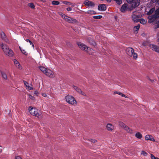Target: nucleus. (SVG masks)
<instances>
[{
  "mask_svg": "<svg viewBox=\"0 0 159 159\" xmlns=\"http://www.w3.org/2000/svg\"><path fill=\"white\" fill-rule=\"evenodd\" d=\"M0 46L6 55L10 57L13 56L14 53L12 50L10 49L6 44L2 43L0 44Z\"/></svg>",
  "mask_w": 159,
  "mask_h": 159,
  "instance_id": "f257e3e1",
  "label": "nucleus"
},
{
  "mask_svg": "<svg viewBox=\"0 0 159 159\" xmlns=\"http://www.w3.org/2000/svg\"><path fill=\"white\" fill-rule=\"evenodd\" d=\"M28 110L30 113L32 115L37 116L39 119L42 118V115L41 111L37 108L30 107Z\"/></svg>",
  "mask_w": 159,
  "mask_h": 159,
  "instance_id": "f03ea898",
  "label": "nucleus"
},
{
  "mask_svg": "<svg viewBox=\"0 0 159 159\" xmlns=\"http://www.w3.org/2000/svg\"><path fill=\"white\" fill-rule=\"evenodd\" d=\"M77 44L81 49L87 51V53L89 54H93V49L90 48L88 47L86 45L81 42H77Z\"/></svg>",
  "mask_w": 159,
  "mask_h": 159,
  "instance_id": "7ed1b4c3",
  "label": "nucleus"
},
{
  "mask_svg": "<svg viewBox=\"0 0 159 159\" xmlns=\"http://www.w3.org/2000/svg\"><path fill=\"white\" fill-rule=\"evenodd\" d=\"M126 53L130 57H133V58L136 59L137 58V54L134 52V49L131 48H128L126 49Z\"/></svg>",
  "mask_w": 159,
  "mask_h": 159,
  "instance_id": "20e7f679",
  "label": "nucleus"
},
{
  "mask_svg": "<svg viewBox=\"0 0 159 159\" xmlns=\"http://www.w3.org/2000/svg\"><path fill=\"white\" fill-rule=\"evenodd\" d=\"M65 99L66 102L71 105H76V101L75 98L71 95H68L66 96Z\"/></svg>",
  "mask_w": 159,
  "mask_h": 159,
  "instance_id": "39448f33",
  "label": "nucleus"
},
{
  "mask_svg": "<svg viewBox=\"0 0 159 159\" xmlns=\"http://www.w3.org/2000/svg\"><path fill=\"white\" fill-rule=\"evenodd\" d=\"M62 17L66 21L71 23H76L77 22V20L75 19H73L65 14L61 15Z\"/></svg>",
  "mask_w": 159,
  "mask_h": 159,
  "instance_id": "423d86ee",
  "label": "nucleus"
},
{
  "mask_svg": "<svg viewBox=\"0 0 159 159\" xmlns=\"http://www.w3.org/2000/svg\"><path fill=\"white\" fill-rule=\"evenodd\" d=\"M119 125L121 127L124 128L125 129L128 133L130 134H133V130L129 127L126 126L124 123L122 122H120L119 123Z\"/></svg>",
  "mask_w": 159,
  "mask_h": 159,
  "instance_id": "0eeeda50",
  "label": "nucleus"
},
{
  "mask_svg": "<svg viewBox=\"0 0 159 159\" xmlns=\"http://www.w3.org/2000/svg\"><path fill=\"white\" fill-rule=\"evenodd\" d=\"M127 2L130 4L133 7H137L139 4V0H126Z\"/></svg>",
  "mask_w": 159,
  "mask_h": 159,
  "instance_id": "6e6552de",
  "label": "nucleus"
},
{
  "mask_svg": "<svg viewBox=\"0 0 159 159\" xmlns=\"http://www.w3.org/2000/svg\"><path fill=\"white\" fill-rule=\"evenodd\" d=\"M50 78H54L55 77L53 72L51 70L47 69L44 74Z\"/></svg>",
  "mask_w": 159,
  "mask_h": 159,
  "instance_id": "1a4fd4ad",
  "label": "nucleus"
},
{
  "mask_svg": "<svg viewBox=\"0 0 159 159\" xmlns=\"http://www.w3.org/2000/svg\"><path fill=\"white\" fill-rule=\"evenodd\" d=\"M148 22L149 23L153 22L157 19L154 15H149L148 16Z\"/></svg>",
  "mask_w": 159,
  "mask_h": 159,
  "instance_id": "9d476101",
  "label": "nucleus"
},
{
  "mask_svg": "<svg viewBox=\"0 0 159 159\" xmlns=\"http://www.w3.org/2000/svg\"><path fill=\"white\" fill-rule=\"evenodd\" d=\"M1 37L2 39L3 40L7 43H9V40L6 37L5 34L3 32H1Z\"/></svg>",
  "mask_w": 159,
  "mask_h": 159,
  "instance_id": "9b49d317",
  "label": "nucleus"
},
{
  "mask_svg": "<svg viewBox=\"0 0 159 159\" xmlns=\"http://www.w3.org/2000/svg\"><path fill=\"white\" fill-rule=\"evenodd\" d=\"M150 47L152 49V50L159 53V47L154 44L150 45Z\"/></svg>",
  "mask_w": 159,
  "mask_h": 159,
  "instance_id": "f8f14e48",
  "label": "nucleus"
},
{
  "mask_svg": "<svg viewBox=\"0 0 159 159\" xmlns=\"http://www.w3.org/2000/svg\"><path fill=\"white\" fill-rule=\"evenodd\" d=\"M107 9L105 4L99 5L98 7V9L99 11H105Z\"/></svg>",
  "mask_w": 159,
  "mask_h": 159,
  "instance_id": "ddd939ff",
  "label": "nucleus"
},
{
  "mask_svg": "<svg viewBox=\"0 0 159 159\" xmlns=\"http://www.w3.org/2000/svg\"><path fill=\"white\" fill-rule=\"evenodd\" d=\"M145 140H150L153 142H154L155 141L153 137H152V136L149 134L146 135L145 137Z\"/></svg>",
  "mask_w": 159,
  "mask_h": 159,
  "instance_id": "4468645a",
  "label": "nucleus"
},
{
  "mask_svg": "<svg viewBox=\"0 0 159 159\" xmlns=\"http://www.w3.org/2000/svg\"><path fill=\"white\" fill-rule=\"evenodd\" d=\"M84 4L88 6L93 7L94 6V4L93 2L88 0L85 1L84 2Z\"/></svg>",
  "mask_w": 159,
  "mask_h": 159,
  "instance_id": "2eb2a0df",
  "label": "nucleus"
},
{
  "mask_svg": "<svg viewBox=\"0 0 159 159\" xmlns=\"http://www.w3.org/2000/svg\"><path fill=\"white\" fill-rule=\"evenodd\" d=\"M74 89L78 93H80L81 94L83 95H85V93L83 92L80 89L78 88L76 86H73Z\"/></svg>",
  "mask_w": 159,
  "mask_h": 159,
  "instance_id": "dca6fc26",
  "label": "nucleus"
},
{
  "mask_svg": "<svg viewBox=\"0 0 159 159\" xmlns=\"http://www.w3.org/2000/svg\"><path fill=\"white\" fill-rule=\"evenodd\" d=\"M131 17L132 20L135 22H138L139 21V19H138L139 17L136 15L133 14L132 15Z\"/></svg>",
  "mask_w": 159,
  "mask_h": 159,
  "instance_id": "f3484780",
  "label": "nucleus"
},
{
  "mask_svg": "<svg viewBox=\"0 0 159 159\" xmlns=\"http://www.w3.org/2000/svg\"><path fill=\"white\" fill-rule=\"evenodd\" d=\"M107 128L109 131H112L114 129V126L111 124H108L107 125Z\"/></svg>",
  "mask_w": 159,
  "mask_h": 159,
  "instance_id": "a211bd4d",
  "label": "nucleus"
},
{
  "mask_svg": "<svg viewBox=\"0 0 159 159\" xmlns=\"http://www.w3.org/2000/svg\"><path fill=\"white\" fill-rule=\"evenodd\" d=\"M23 82L24 83V84L25 85L26 89L28 90H32L33 89V87H30L29 86V84L27 82L25 81L24 80Z\"/></svg>",
  "mask_w": 159,
  "mask_h": 159,
  "instance_id": "6ab92c4d",
  "label": "nucleus"
},
{
  "mask_svg": "<svg viewBox=\"0 0 159 159\" xmlns=\"http://www.w3.org/2000/svg\"><path fill=\"white\" fill-rule=\"evenodd\" d=\"M14 62L16 67L19 69H21V68L20 67L21 66H20V65L17 61L16 59H14Z\"/></svg>",
  "mask_w": 159,
  "mask_h": 159,
  "instance_id": "aec40b11",
  "label": "nucleus"
},
{
  "mask_svg": "<svg viewBox=\"0 0 159 159\" xmlns=\"http://www.w3.org/2000/svg\"><path fill=\"white\" fill-rule=\"evenodd\" d=\"M127 5L126 4L123 5L121 7L120 11L123 12L125 11L127 9Z\"/></svg>",
  "mask_w": 159,
  "mask_h": 159,
  "instance_id": "412c9836",
  "label": "nucleus"
},
{
  "mask_svg": "<svg viewBox=\"0 0 159 159\" xmlns=\"http://www.w3.org/2000/svg\"><path fill=\"white\" fill-rule=\"evenodd\" d=\"M154 15L156 18L159 17V8L155 11Z\"/></svg>",
  "mask_w": 159,
  "mask_h": 159,
  "instance_id": "4be33fe9",
  "label": "nucleus"
},
{
  "mask_svg": "<svg viewBox=\"0 0 159 159\" xmlns=\"http://www.w3.org/2000/svg\"><path fill=\"white\" fill-rule=\"evenodd\" d=\"M39 68L44 74H45V71L47 69V68L42 66H39Z\"/></svg>",
  "mask_w": 159,
  "mask_h": 159,
  "instance_id": "5701e85b",
  "label": "nucleus"
},
{
  "mask_svg": "<svg viewBox=\"0 0 159 159\" xmlns=\"http://www.w3.org/2000/svg\"><path fill=\"white\" fill-rule=\"evenodd\" d=\"M135 136L138 139H141L142 138V136L139 132H137L135 134Z\"/></svg>",
  "mask_w": 159,
  "mask_h": 159,
  "instance_id": "b1692460",
  "label": "nucleus"
},
{
  "mask_svg": "<svg viewBox=\"0 0 159 159\" xmlns=\"http://www.w3.org/2000/svg\"><path fill=\"white\" fill-rule=\"evenodd\" d=\"M154 11L155 8H152L150 9L148 12H147V14L150 15Z\"/></svg>",
  "mask_w": 159,
  "mask_h": 159,
  "instance_id": "393cba45",
  "label": "nucleus"
},
{
  "mask_svg": "<svg viewBox=\"0 0 159 159\" xmlns=\"http://www.w3.org/2000/svg\"><path fill=\"white\" fill-rule=\"evenodd\" d=\"M19 48L21 52L25 55L27 56L28 55V53L25 51V50L22 49L20 46H19Z\"/></svg>",
  "mask_w": 159,
  "mask_h": 159,
  "instance_id": "a878e982",
  "label": "nucleus"
},
{
  "mask_svg": "<svg viewBox=\"0 0 159 159\" xmlns=\"http://www.w3.org/2000/svg\"><path fill=\"white\" fill-rule=\"evenodd\" d=\"M140 26V25L139 24L138 25L135 26L134 27V31H136L137 33H138V31L139 29Z\"/></svg>",
  "mask_w": 159,
  "mask_h": 159,
  "instance_id": "bb28decb",
  "label": "nucleus"
},
{
  "mask_svg": "<svg viewBox=\"0 0 159 159\" xmlns=\"http://www.w3.org/2000/svg\"><path fill=\"white\" fill-rule=\"evenodd\" d=\"M140 23L142 24H144L146 23V21L143 18L141 19H139V21Z\"/></svg>",
  "mask_w": 159,
  "mask_h": 159,
  "instance_id": "cd10ccee",
  "label": "nucleus"
},
{
  "mask_svg": "<svg viewBox=\"0 0 159 159\" xmlns=\"http://www.w3.org/2000/svg\"><path fill=\"white\" fill-rule=\"evenodd\" d=\"M1 74L2 77L5 79L6 80L7 79V77L6 74L4 72H2Z\"/></svg>",
  "mask_w": 159,
  "mask_h": 159,
  "instance_id": "c85d7f7f",
  "label": "nucleus"
},
{
  "mask_svg": "<svg viewBox=\"0 0 159 159\" xmlns=\"http://www.w3.org/2000/svg\"><path fill=\"white\" fill-rule=\"evenodd\" d=\"M60 3L58 1H54L52 2V4L53 5H57L59 4Z\"/></svg>",
  "mask_w": 159,
  "mask_h": 159,
  "instance_id": "c756f323",
  "label": "nucleus"
},
{
  "mask_svg": "<svg viewBox=\"0 0 159 159\" xmlns=\"http://www.w3.org/2000/svg\"><path fill=\"white\" fill-rule=\"evenodd\" d=\"M102 16L101 15L95 16H93V18L95 19H100L101 18Z\"/></svg>",
  "mask_w": 159,
  "mask_h": 159,
  "instance_id": "7c9ffc66",
  "label": "nucleus"
},
{
  "mask_svg": "<svg viewBox=\"0 0 159 159\" xmlns=\"http://www.w3.org/2000/svg\"><path fill=\"white\" fill-rule=\"evenodd\" d=\"M141 154L143 155L144 156H147L148 154L146 152L144 151H142L141 152Z\"/></svg>",
  "mask_w": 159,
  "mask_h": 159,
  "instance_id": "2f4dec72",
  "label": "nucleus"
},
{
  "mask_svg": "<svg viewBox=\"0 0 159 159\" xmlns=\"http://www.w3.org/2000/svg\"><path fill=\"white\" fill-rule=\"evenodd\" d=\"M29 7L32 8H34V4L32 3H30L28 4Z\"/></svg>",
  "mask_w": 159,
  "mask_h": 159,
  "instance_id": "473e14b6",
  "label": "nucleus"
},
{
  "mask_svg": "<svg viewBox=\"0 0 159 159\" xmlns=\"http://www.w3.org/2000/svg\"><path fill=\"white\" fill-rule=\"evenodd\" d=\"M119 5H120L122 3L121 0H114Z\"/></svg>",
  "mask_w": 159,
  "mask_h": 159,
  "instance_id": "72a5a7b5",
  "label": "nucleus"
},
{
  "mask_svg": "<svg viewBox=\"0 0 159 159\" xmlns=\"http://www.w3.org/2000/svg\"><path fill=\"white\" fill-rule=\"evenodd\" d=\"M28 96L29 97V98L31 100H34L35 99L34 97L30 94H28Z\"/></svg>",
  "mask_w": 159,
  "mask_h": 159,
  "instance_id": "f704fd0d",
  "label": "nucleus"
},
{
  "mask_svg": "<svg viewBox=\"0 0 159 159\" xmlns=\"http://www.w3.org/2000/svg\"><path fill=\"white\" fill-rule=\"evenodd\" d=\"M151 157L152 159H159L158 158L154 157L152 154H151Z\"/></svg>",
  "mask_w": 159,
  "mask_h": 159,
  "instance_id": "c9c22d12",
  "label": "nucleus"
},
{
  "mask_svg": "<svg viewBox=\"0 0 159 159\" xmlns=\"http://www.w3.org/2000/svg\"><path fill=\"white\" fill-rule=\"evenodd\" d=\"M89 43L91 44H93V45H95V42L93 40H92L90 41H89Z\"/></svg>",
  "mask_w": 159,
  "mask_h": 159,
  "instance_id": "e433bc0d",
  "label": "nucleus"
},
{
  "mask_svg": "<svg viewBox=\"0 0 159 159\" xmlns=\"http://www.w3.org/2000/svg\"><path fill=\"white\" fill-rule=\"evenodd\" d=\"M66 10L68 11H70L72 10V8L70 7H68L66 8Z\"/></svg>",
  "mask_w": 159,
  "mask_h": 159,
  "instance_id": "4c0bfd02",
  "label": "nucleus"
},
{
  "mask_svg": "<svg viewBox=\"0 0 159 159\" xmlns=\"http://www.w3.org/2000/svg\"><path fill=\"white\" fill-rule=\"evenodd\" d=\"M34 94L36 95L37 96L39 94L38 92L37 91H35L34 93Z\"/></svg>",
  "mask_w": 159,
  "mask_h": 159,
  "instance_id": "58836bf2",
  "label": "nucleus"
},
{
  "mask_svg": "<svg viewBox=\"0 0 159 159\" xmlns=\"http://www.w3.org/2000/svg\"><path fill=\"white\" fill-rule=\"evenodd\" d=\"M116 93L118 94L119 95H120L121 97L124 94L120 93V92H117Z\"/></svg>",
  "mask_w": 159,
  "mask_h": 159,
  "instance_id": "ea45409f",
  "label": "nucleus"
},
{
  "mask_svg": "<svg viewBox=\"0 0 159 159\" xmlns=\"http://www.w3.org/2000/svg\"><path fill=\"white\" fill-rule=\"evenodd\" d=\"M94 11H93L89 10L88 11V12L89 14H92L93 12H94Z\"/></svg>",
  "mask_w": 159,
  "mask_h": 159,
  "instance_id": "a19ab883",
  "label": "nucleus"
},
{
  "mask_svg": "<svg viewBox=\"0 0 159 159\" xmlns=\"http://www.w3.org/2000/svg\"><path fill=\"white\" fill-rule=\"evenodd\" d=\"M25 41L27 42H29L30 44L32 43L31 41L29 39H26Z\"/></svg>",
  "mask_w": 159,
  "mask_h": 159,
  "instance_id": "79ce46f5",
  "label": "nucleus"
},
{
  "mask_svg": "<svg viewBox=\"0 0 159 159\" xmlns=\"http://www.w3.org/2000/svg\"><path fill=\"white\" fill-rule=\"evenodd\" d=\"M15 159H22L21 157L19 156H17L16 157Z\"/></svg>",
  "mask_w": 159,
  "mask_h": 159,
  "instance_id": "37998d69",
  "label": "nucleus"
},
{
  "mask_svg": "<svg viewBox=\"0 0 159 159\" xmlns=\"http://www.w3.org/2000/svg\"><path fill=\"white\" fill-rule=\"evenodd\" d=\"M42 95L44 97H46L47 96V94L45 93H42Z\"/></svg>",
  "mask_w": 159,
  "mask_h": 159,
  "instance_id": "c03bdc74",
  "label": "nucleus"
},
{
  "mask_svg": "<svg viewBox=\"0 0 159 159\" xmlns=\"http://www.w3.org/2000/svg\"><path fill=\"white\" fill-rule=\"evenodd\" d=\"M91 141L93 143H94L97 141L96 140H95L93 139H91Z\"/></svg>",
  "mask_w": 159,
  "mask_h": 159,
  "instance_id": "a18cd8bd",
  "label": "nucleus"
},
{
  "mask_svg": "<svg viewBox=\"0 0 159 159\" xmlns=\"http://www.w3.org/2000/svg\"><path fill=\"white\" fill-rule=\"evenodd\" d=\"M30 44L31 45L32 47H33V48H34V44L33 43H32V42L31 43H30Z\"/></svg>",
  "mask_w": 159,
  "mask_h": 159,
  "instance_id": "49530a36",
  "label": "nucleus"
},
{
  "mask_svg": "<svg viewBox=\"0 0 159 159\" xmlns=\"http://www.w3.org/2000/svg\"><path fill=\"white\" fill-rule=\"evenodd\" d=\"M151 1L152 2H155L156 1V0H151Z\"/></svg>",
  "mask_w": 159,
  "mask_h": 159,
  "instance_id": "de8ad7c7",
  "label": "nucleus"
},
{
  "mask_svg": "<svg viewBox=\"0 0 159 159\" xmlns=\"http://www.w3.org/2000/svg\"><path fill=\"white\" fill-rule=\"evenodd\" d=\"M108 2H110L111 1V0H106Z\"/></svg>",
  "mask_w": 159,
  "mask_h": 159,
  "instance_id": "09e8293b",
  "label": "nucleus"
},
{
  "mask_svg": "<svg viewBox=\"0 0 159 159\" xmlns=\"http://www.w3.org/2000/svg\"><path fill=\"white\" fill-rule=\"evenodd\" d=\"M122 97H125V98H127V96H125V94H123V95Z\"/></svg>",
  "mask_w": 159,
  "mask_h": 159,
  "instance_id": "8fccbe9b",
  "label": "nucleus"
},
{
  "mask_svg": "<svg viewBox=\"0 0 159 159\" xmlns=\"http://www.w3.org/2000/svg\"><path fill=\"white\" fill-rule=\"evenodd\" d=\"M2 152V150L0 149V153L1 152Z\"/></svg>",
  "mask_w": 159,
  "mask_h": 159,
  "instance_id": "3c124183",
  "label": "nucleus"
},
{
  "mask_svg": "<svg viewBox=\"0 0 159 159\" xmlns=\"http://www.w3.org/2000/svg\"><path fill=\"white\" fill-rule=\"evenodd\" d=\"M158 43L159 44V38L158 39Z\"/></svg>",
  "mask_w": 159,
  "mask_h": 159,
  "instance_id": "603ef678",
  "label": "nucleus"
}]
</instances>
